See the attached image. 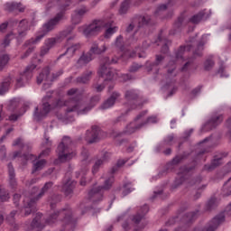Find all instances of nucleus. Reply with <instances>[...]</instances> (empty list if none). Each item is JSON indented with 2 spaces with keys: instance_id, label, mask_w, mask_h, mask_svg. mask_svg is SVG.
I'll list each match as a JSON object with an SVG mask.
<instances>
[{
  "instance_id": "1",
  "label": "nucleus",
  "mask_w": 231,
  "mask_h": 231,
  "mask_svg": "<svg viewBox=\"0 0 231 231\" xmlns=\"http://www.w3.org/2000/svg\"><path fill=\"white\" fill-rule=\"evenodd\" d=\"M68 6H69V5H61L60 7V12L57 13L54 17L43 23L42 31L39 32V34L35 38H32L31 40L25 42V46H30V44H37V42H39L41 39L46 37L50 32H53V30H55L57 26L60 24V22L66 19V10H68Z\"/></svg>"
},
{
  "instance_id": "2",
  "label": "nucleus",
  "mask_w": 231,
  "mask_h": 231,
  "mask_svg": "<svg viewBox=\"0 0 231 231\" xmlns=\"http://www.w3.org/2000/svg\"><path fill=\"white\" fill-rule=\"evenodd\" d=\"M45 224L49 225V226H55V225H60V226H75L73 210L69 208H64L54 211L45 218Z\"/></svg>"
},
{
  "instance_id": "3",
  "label": "nucleus",
  "mask_w": 231,
  "mask_h": 231,
  "mask_svg": "<svg viewBox=\"0 0 231 231\" xmlns=\"http://www.w3.org/2000/svg\"><path fill=\"white\" fill-rule=\"evenodd\" d=\"M205 40L203 37L198 41L196 38H190L189 42L187 45H181L177 51L176 59H183L184 51H192L193 60L198 57H203V50H205Z\"/></svg>"
},
{
  "instance_id": "4",
  "label": "nucleus",
  "mask_w": 231,
  "mask_h": 231,
  "mask_svg": "<svg viewBox=\"0 0 231 231\" xmlns=\"http://www.w3.org/2000/svg\"><path fill=\"white\" fill-rule=\"evenodd\" d=\"M100 102V96L96 95L92 97H90L89 106L80 109V101L76 98H72L71 105L66 109V113H75V111L78 113V115H86L88 111H91L93 109L94 106H97Z\"/></svg>"
},
{
  "instance_id": "5",
  "label": "nucleus",
  "mask_w": 231,
  "mask_h": 231,
  "mask_svg": "<svg viewBox=\"0 0 231 231\" xmlns=\"http://www.w3.org/2000/svg\"><path fill=\"white\" fill-rule=\"evenodd\" d=\"M113 183H115V176H111L107 180H105L103 186H98L97 188H93L88 191V198L92 199L94 203H98V201H103L104 199V190H109L113 187Z\"/></svg>"
},
{
  "instance_id": "6",
  "label": "nucleus",
  "mask_w": 231,
  "mask_h": 231,
  "mask_svg": "<svg viewBox=\"0 0 231 231\" xmlns=\"http://www.w3.org/2000/svg\"><path fill=\"white\" fill-rule=\"evenodd\" d=\"M125 98L127 105L130 106V110L138 109V107H143V104H147V99H143L138 92L134 89L126 90L125 93Z\"/></svg>"
},
{
  "instance_id": "7",
  "label": "nucleus",
  "mask_w": 231,
  "mask_h": 231,
  "mask_svg": "<svg viewBox=\"0 0 231 231\" xmlns=\"http://www.w3.org/2000/svg\"><path fill=\"white\" fill-rule=\"evenodd\" d=\"M70 143L71 138L69 136H64L60 143L58 145L56 152L60 161L68 162V160L71 158V152H69Z\"/></svg>"
},
{
  "instance_id": "8",
  "label": "nucleus",
  "mask_w": 231,
  "mask_h": 231,
  "mask_svg": "<svg viewBox=\"0 0 231 231\" xmlns=\"http://www.w3.org/2000/svg\"><path fill=\"white\" fill-rule=\"evenodd\" d=\"M102 62L103 64L98 71L99 77H101V79H105V82H107V80H113V71L111 69L107 68V66H110V64H116L118 62V59L112 58L110 60L109 57H105Z\"/></svg>"
},
{
  "instance_id": "9",
  "label": "nucleus",
  "mask_w": 231,
  "mask_h": 231,
  "mask_svg": "<svg viewBox=\"0 0 231 231\" xmlns=\"http://www.w3.org/2000/svg\"><path fill=\"white\" fill-rule=\"evenodd\" d=\"M85 140L89 145L98 143L102 140V129L98 125H92L91 130L87 131Z\"/></svg>"
},
{
  "instance_id": "10",
  "label": "nucleus",
  "mask_w": 231,
  "mask_h": 231,
  "mask_svg": "<svg viewBox=\"0 0 231 231\" xmlns=\"http://www.w3.org/2000/svg\"><path fill=\"white\" fill-rule=\"evenodd\" d=\"M50 111H51V105H50V103H48V102H44V100H43L42 108H39V106H36L34 108L33 119L36 122H41V121L44 120V118H46V116H48V115L50 114Z\"/></svg>"
},
{
  "instance_id": "11",
  "label": "nucleus",
  "mask_w": 231,
  "mask_h": 231,
  "mask_svg": "<svg viewBox=\"0 0 231 231\" xmlns=\"http://www.w3.org/2000/svg\"><path fill=\"white\" fill-rule=\"evenodd\" d=\"M163 60H165V56L162 54H156L155 60L153 62L146 61L145 69L147 73H152V71H154V73L158 75L160 72V66L163 64Z\"/></svg>"
},
{
  "instance_id": "12",
  "label": "nucleus",
  "mask_w": 231,
  "mask_h": 231,
  "mask_svg": "<svg viewBox=\"0 0 231 231\" xmlns=\"http://www.w3.org/2000/svg\"><path fill=\"white\" fill-rule=\"evenodd\" d=\"M101 31L102 25H100V20H94L83 30V33L86 37H95V35H98Z\"/></svg>"
},
{
  "instance_id": "13",
  "label": "nucleus",
  "mask_w": 231,
  "mask_h": 231,
  "mask_svg": "<svg viewBox=\"0 0 231 231\" xmlns=\"http://www.w3.org/2000/svg\"><path fill=\"white\" fill-rule=\"evenodd\" d=\"M35 68H37V65L35 64H32L26 67L21 77L16 79L17 88H23V86H24V82H28L30 79H32V77H33L32 71L35 69Z\"/></svg>"
},
{
  "instance_id": "14",
  "label": "nucleus",
  "mask_w": 231,
  "mask_h": 231,
  "mask_svg": "<svg viewBox=\"0 0 231 231\" xmlns=\"http://www.w3.org/2000/svg\"><path fill=\"white\" fill-rule=\"evenodd\" d=\"M223 122V115L212 116L202 127L203 133H208V131H212L216 129L219 124Z\"/></svg>"
},
{
  "instance_id": "15",
  "label": "nucleus",
  "mask_w": 231,
  "mask_h": 231,
  "mask_svg": "<svg viewBox=\"0 0 231 231\" xmlns=\"http://www.w3.org/2000/svg\"><path fill=\"white\" fill-rule=\"evenodd\" d=\"M107 51V47L106 45H101L97 42H92L88 52H90L91 56L93 55H102V53H106Z\"/></svg>"
},
{
  "instance_id": "16",
  "label": "nucleus",
  "mask_w": 231,
  "mask_h": 231,
  "mask_svg": "<svg viewBox=\"0 0 231 231\" xmlns=\"http://www.w3.org/2000/svg\"><path fill=\"white\" fill-rule=\"evenodd\" d=\"M89 12V9L86 5H81L80 8L76 9L74 11L75 17L72 19L73 23L76 24H80L82 18L85 16L86 14Z\"/></svg>"
},
{
  "instance_id": "17",
  "label": "nucleus",
  "mask_w": 231,
  "mask_h": 231,
  "mask_svg": "<svg viewBox=\"0 0 231 231\" xmlns=\"http://www.w3.org/2000/svg\"><path fill=\"white\" fill-rule=\"evenodd\" d=\"M221 160H223V157L217 158V155H216L209 164L203 166L202 171L212 172V171H216L221 165Z\"/></svg>"
},
{
  "instance_id": "18",
  "label": "nucleus",
  "mask_w": 231,
  "mask_h": 231,
  "mask_svg": "<svg viewBox=\"0 0 231 231\" xmlns=\"http://www.w3.org/2000/svg\"><path fill=\"white\" fill-rule=\"evenodd\" d=\"M51 69L50 67H45L42 69V72L37 77V84H42V81L51 82Z\"/></svg>"
},
{
  "instance_id": "19",
  "label": "nucleus",
  "mask_w": 231,
  "mask_h": 231,
  "mask_svg": "<svg viewBox=\"0 0 231 231\" xmlns=\"http://www.w3.org/2000/svg\"><path fill=\"white\" fill-rule=\"evenodd\" d=\"M134 21L137 23V28H143V26L151 24V15H136L134 17Z\"/></svg>"
},
{
  "instance_id": "20",
  "label": "nucleus",
  "mask_w": 231,
  "mask_h": 231,
  "mask_svg": "<svg viewBox=\"0 0 231 231\" xmlns=\"http://www.w3.org/2000/svg\"><path fill=\"white\" fill-rule=\"evenodd\" d=\"M189 158V153L183 152L182 154L176 155L171 162L167 164V171H171L174 169V165H180L183 160H187Z\"/></svg>"
},
{
  "instance_id": "21",
  "label": "nucleus",
  "mask_w": 231,
  "mask_h": 231,
  "mask_svg": "<svg viewBox=\"0 0 231 231\" xmlns=\"http://www.w3.org/2000/svg\"><path fill=\"white\" fill-rule=\"evenodd\" d=\"M41 219H42V213L41 212L36 213L35 217L32 219L31 223V228L32 230H37V231L44 230V226H46L41 223Z\"/></svg>"
},
{
  "instance_id": "22",
  "label": "nucleus",
  "mask_w": 231,
  "mask_h": 231,
  "mask_svg": "<svg viewBox=\"0 0 231 231\" xmlns=\"http://www.w3.org/2000/svg\"><path fill=\"white\" fill-rule=\"evenodd\" d=\"M93 75H95L93 70H85L81 76L76 79V82L78 84H89V80H91V77H93Z\"/></svg>"
},
{
  "instance_id": "23",
  "label": "nucleus",
  "mask_w": 231,
  "mask_h": 231,
  "mask_svg": "<svg viewBox=\"0 0 231 231\" xmlns=\"http://www.w3.org/2000/svg\"><path fill=\"white\" fill-rule=\"evenodd\" d=\"M9 185L11 189H17V179L15 178V170L12 162L8 163Z\"/></svg>"
},
{
  "instance_id": "24",
  "label": "nucleus",
  "mask_w": 231,
  "mask_h": 231,
  "mask_svg": "<svg viewBox=\"0 0 231 231\" xmlns=\"http://www.w3.org/2000/svg\"><path fill=\"white\" fill-rule=\"evenodd\" d=\"M77 181L68 179L62 186V190L64 194L67 196H71V194H73V190L75 189Z\"/></svg>"
},
{
  "instance_id": "25",
  "label": "nucleus",
  "mask_w": 231,
  "mask_h": 231,
  "mask_svg": "<svg viewBox=\"0 0 231 231\" xmlns=\"http://www.w3.org/2000/svg\"><path fill=\"white\" fill-rule=\"evenodd\" d=\"M118 97H120L118 92L112 93V95L101 105V109H109V107H113Z\"/></svg>"
},
{
  "instance_id": "26",
  "label": "nucleus",
  "mask_w": 231,
  "mask_h": 231,
  "mask_svg": "<svg viewBox=\"0 0 231 231\" xmlns=\"http://www.w3.org/2000/svg\"><path fill=\"white\" fill-rule=\"evenodd\" d=\"M93 59L94 58L89 52V51L87 53L82 52L81 56L79 58L77 61V64H79V66H88V64H89V62H91Z\"/></svg>"
},
{
  "instance_id": "27",
  "label": "nucleus",
  "mask_w": 231,
  "mask_h": 231,
  "mask_svg": "<svg viewBox=\"0 0 231 231\" xmlns=\"http://www.w3.org/2000/svg\"><path fill=\"white\" fill-rule=\"evenodd\" d=\"M141 125H142V123L139 125H136L135 122H132L128 125H126L125 129L123 131L121 134H133V133H136V131H140L142 127H143Z\"/></svg>"
},
{
  "instance_id": "28",
  "label": "nucleus",
  "mask_w": 231,
  "mask_h": 231,
  "mask_svg": "<svg viewBox=\"0 0 231 231\" xmlns=\"http://www.w3.org/2000/svg\"><path fill=\"white\" fill-rule=\"evenodd\" d=\"M195 219H198V211L186 213L181 218V223L184 225H190Z\"/></svg>"
},
{
  "instance_id": "29",
  "label": "nucleus",
  "mask_w": 231,
  "mask_h": 231,
  "mask_svg": "<svg viewBox=\"0 0 231 231\" xmlns=\"http://www.w3.org/2000/svg\"><path fill=\"white\" fill-rule=\"evenodd\" d=\"M196 162L191 165H183L180 168L179 175L180 176H187V174H190L193 171H196Z\"/></svg>"
},
{
  "instance_id": "30",
  "label": "nucleus",
  "mask_w": 231,
  "mask_h": 231,
  "mask_svg": "<svg viewBox=\"0 0 231 231\" xmlns=\"http://www.w3.org/2000/svg\"><path fill=\"white\" fill-rule=\"evenodd\" d=\"M6 8L8 12H15V10H18V12L23 13L25 10V8L23 7V4L17 3V2H12V3L6 4Z\"/></svg>"
},
{
  "instance_id": "31",
  "label": "nucleus",
  "mask_w": 231,
  "mask_h": 231,
  "mask_svg": "<svg viewBox=\"0 0 231 231\" xmlns=\"http://www.w3.org/2000/svg\"><path fill=\"white\" fill-rule=\"evenodd\" d=\"M133 0H124L119 7L118 14L119 15H125L127 12H129V8H131V2Z\"/></svg>"
},
{
  "instance_id": "32",
  "label": "nucleus",
  "mask_w": 231,
  "mask_h": 231,
  "mask_svg": "<svg viewBox=\"0 0 231 231\" xmlns=\"http://www.w3.org/2000/svg\"><path fill=\"white\" fill-rule=\"evenodd\" d=\"M185 21V17L180 15L178 17L177 21L173 23V32L172 34L178 33V32H181V28H183V23Z\"/></svg>"
},
{
  "instance_id": "33",
  "label": "nucleus",
  "mask_w": 231,
  "mask_h": 231,
  "mask_svg": "<svg viewBox=\"0 0 231 231\" xmlns=\"http://www.w3.org/2000/svg\"><path fill=\"white\" fill-rule=\"evenodd\" d=\"M81 45L80 43H75L70 45L69 47L67 48L66 51L63 54H60L57 60H59V59H60L61 57H64L65 55H68V53H70L71 56L75 55V51L80 50Z\"/></svg>"
},
{
  "instance_id": "34",
  "label": "nucleus",
  "mask_w": 231,
  "mask_h": 231,
  "mask_svg": "<svg viewBox=\"0 0 231 231\" xmlns=\"http://www.w3.org/2000/svg\"><path fill=\"white\" fill-rule=\"evenodd\" d=\"M22 212H23L25 216H30V214L37 212V206L33 203H27L22 208Z\"/></svg>"
},
{
  "instance_id": "35",
  "label": "nucleus",
  "mask_w": 231,
  "mask_h": 231,
  "mask_svg": "<svg viewBox=\"0 0 231 231\" xmlns=\"http://www.w3.org/2000/svg\"><path fill=\"white\" fill-rule=\"evenodd\" d=\"M18 28L19 37H26V32L28 30V22H26V20L20 21Z\"/></svg>"
},
{
  "instance_id": "36",
  "label": "nucleus",
  "mask_w": 231,
  "mask_h": 231,
  "mask_svg": "<svg viewBox=\"0 0 231 231\" xmlns=\"http://www.w3.org/2000/svg\"><path fill=\"white\" fill-rule=\"evenodd\" d=\"M203 17H205V11H200L197 14L190 17L189 22L192 23V24H199V23L203 21Z\"/></svg>"
},
{
  "instance_id": "37",
  "label": "nucleus",
  "mask_w": 231,
  "mask_h": 231,
  "mask_svg": "<svg viewBox=\"0 0 231 231\" xmlns=\"http://www.w3.org/2000/svg\"><path fill=\"white\" fill-rule=\"evenodd\" d=\"M51 187H53V182L45 183L41 192L34 198V201H39V199H41V198H42V196H44V194L48 192Z\"/></svg>"
},
{
  "instance_id": "38",
  "label": "nucleus",
  "mask_w": 231,
  "mask_h": 231,
  "mask_svg": "<svg viewBox=\"0 0 231 231\" xmlns=\"http://www.w3.org/2000/svg\"><path fill=\"white\" fill-rule=\"evenodd\" d=\"M173 5L172 0H169L167 4L160 5L155 11V15H160L161 12H165L169 6H172Z\"/></svg>"
},
{
  "instance_id": "39",
  "label": "nucleus",
  "mask_w": 231,
  "mask_h": 231,
  "mask_svg": "<svg viewBox=\"0 0 231 231\" xmlns=\"http://www.w3.org/2000/svg\"><path fill=\"white\" fill-rule=\"evenodd\" d=\"M45 163H46L45 160H41V161L36 162L33 164V168H32V174H35V172H37L39 171H42Z\"/></svg>"
},
{
  "instance_id": "40",
  "label": "nucleus",
  "mask_w": 231,
  "mask_h": 231,
  "mask_svg": "<svg viewBox=\"0 0 231 231\" xmlns=\"http://www.w3.org/2000/svg\"><path fill=\"white\" fill-rule=\"evenodd\" d=\"M14 38V32H10L9 34H7L3 42L0 44V48H6L7 46H10V42H12Z\"/></svg>"
},
{
  "instance_id": "41",
  "label": "nucleus",
  "mask_w": 231,
  "mask_h": 231,
  "mask_svg": "<svg viewBox=\"0 0 231 231\" xmlns=\"http://www.w3.org/2000/svg\"><path fill=\"white\" fill-rule=\"evenodd\" d=\"M183 181H185V177L179 174V178H176L173 184L171 185V189L174 190L180 185H183Z\"/></svg>"
},
{
  "instance_id": "42",
  "label": "nucleus",
  "mask_w": 231,
  "mask_h": 231,
  "mask_svg": "<svg viewBox=\"0 0 231 231\" xmlns=\"http://www.w3.org/2000/svg\"><path fill=\"white\" fill-rule=\"evenodd\" d=\"M149 124H158V117L156 116H151L147 117L144 122L141 123L140 127H145V125Z\"/></svg>"
},
{
  "instance_id": "43",
  "label": "nucleus",
  "mask_w": 231,
  "mask_h": 231,
  "mask_svg": "<svg viewBox=\"0 0 231 231\" xmlns=\"http://www.w3.org/2000/svg\"><path fill=\"white\" fill-rule=\"evenodd\" d=\"M10 61V56L8 54H0V69H3Z\"/></svg>"
},
{
  "instance_id": "44",
  "label": "nucleus",
  "mask_w": 231,
  "mask_h": 231,
  "mask_svg": "<svg viewBox=\"0 0 231 231\" xmlns=\"http://www.w3.org/2000/svg\"><path fill=\"white\" fill-rule=\"evenodd\" d=\"M10 199V193L5 189L0 191V203H5Z\"/></svg>"
},
{
  "instance_id": "45",
  "label": "nucleus",
  "mask_w": 231,
  "mask_h": 231,
  "mask_svg": "<svg viewBox=\"0 0 231 231\" xmlns=\"http://www.w3.org/2000/svg\"><path fill=\"white\" fill-rule=\"evenodd\" d=\"M134 189L131 187V182H125L123 185V196H127L128 194H131L133 192Z\"/></svg>"
},
{
  "instance_id": "46",
  "label": "nucleus",
  "mask_w": 231,
  "mask_h": 231,
  "mask_svg": "<svg viewBox=\"0 0 231 231\" xmlns=\"http://www.w3.org/2000/svg\"><path fill=\"white\" fill-rule=\"evenodd\" d=\"M174 135H168L161 143V147H167L172 145Z\"/></svg>"
},
{
  "instance_id": "47",
  "label": "nucleus",
  "mask_w": 231,
  "mask_h": 231,
  "mask_svg": "<svg viewBox=\"0 0 231 231\" xmlns=\"http://www.w3.org/2000/svg\"><path fill=\"white\" fill-rule=\"evenodd\" d=\"M216 63L214 62V60L212 59H208L204 62V69L205 71H210L214 68V65Z\"/></svg>"
},
{
  "instance_id": "48",
  "label": "nucleus",
  "mask_w": 231,
  "mask_h": 231,
  "mask_svg": "<svg viewBox=\"0 0 231 231\" xmlns=\"http://www.w3.org/2000/svg\"><path fill=\"white\" fill-rule=\"evenodd\" d=\"M101 165H104V161H102V159H98L97 161H96L95 164L92 167V173L97 174V172H98V171L100 170Z\"/></svg>"
},
{
  "instance_id": "49",
  "label": "nucleus",
  "mask_w": 231,
  "mask_h": 231,
  "mask_svg": "<svg viewBox=\"0 0 231 231\" xmlns=\"http://www.w3.org/2000/svg\"><path fill=\"white\" fill-rule=\"evenodd\" d=\"M142 68H143V65L134 62L129 68V72L136 73V71H139L140 69H142Z\"/></svg>"
},
{
  "instance_id": "50",
  "label": "nucleus",
  "mask_w": 231,
  "mask_h": 231,
  "mask_svg": "<svg viewBox=\"0 0 231 231\" xmlns=\"http://www.w3.org/2000/svg\"><path fill=\"white\" fill-rule=\"evenodd\" d=\"M143 215L137 213L132 217V221L134 225H140V222L143 219Z\"/></svg>"
},
{
  "instance_id": "51",
  "label": "nucleus",
  "mask_w": 231,
  "mask_h": 231,
  "mask_svg": "<svg viewBox=\"0 0 231 231\" xmlns=\"http://www.w3.org/2000/svg\"><path fill=\"white\" fill-rule=\"evenodd\" d=\"M8 88H10V82H3L0 86V95H5L8 91Z\"/></svg>"
},
{
  "instance_id": "52",
  "label": "nucleus",
  "mask_w": 231,
  "mask_h": 231,
  "mask_svg": "<svg viewBox=\"0 0 231 231\" xmlns=\"http://www.w3.org/2000/svg\"><path fill=\"white\" fill-rule=\"evenodd\" d=\"M73 33V27L69 26L67 29H65L63 32L60 33V37H69Z\"/></svg>"
},
{
  "instance_id": "53",
  "label": "nucleus",
  "mask_w": 231,
  "mask_h": 231,
  "mask_svg": "<svg viewBox=\"0 0 231 231\" xmlns=\"http://www.w3.org/2000/svg\"><path fill=\"white\" fill-rule=\"evenodd\" d=\"M115 32H116V27H110V28L106 29V31L105 32V38L109 39V37H111V35H113V33H115Z\"/></svg>"
},
{
  "instance_id": "54",
  "label": "nucleus",
  "mask_w": 231,
  "mask_h": 231,
  "mask_svg": "<svg viewBox=\"0 0 231 231\" xmlns=\"http://www.w3.org/2000/svg\"><path fill=\"white\" fill-rule=\"evenodd\" d=\"M15 214H17V211H12L9 216L6 217V221L10 223V225H14Z\"/></svg>"
},
{
  "instance_id": "55",
  "label": "nucleus",
  "mask_w": 231,
  "mask_h": 231,
  "mask_svg": "<svg viewBox=\"0 0 231 231\" xmlns=\"http://www.w3.org/2000/svg\"><path fill=\"white\" fill-rule=\"evenodd\" d=\"M192 62H194V60H188L180 69L181 71H189V68L192 66Z\"/></svg>"
},
{
  "instance_id": "56",
  "label": "nucleus",
  "mask_w": 231,
  "mask_h": 231,
  "mask_svg": "<svg viewBox=\"0 0 231 231\" xmlns=\"http://www.w3.org/2000/svg\"><path fill=\"white\" fill-rule=\"evenodd\" d=\"M62 73H64V70L60 69L58 72L56 73H52L51 75V82L57 80L58 77H60V75H62Z\"/></svg>"
},
{
  "instance_id": "57",
  "label": "nucleus",
  "mask_w": 231,
  "mask_h": 231,
  "mask_svg": "<svg viewBox=\"0 0 231 231\" xmlns=\"http://www.w3.org/2000/svg\"><path fill=\"white\" fill-rule=\"evenodd\" d=\"M13 145H14V147H15L16 145H20V147H22L23 149H24V147H27L28 150L31 149V147H30L29 145H24V143H21V138L16 139V140L14 142Z\"/></svg>"
},
{
  "instance_id": "58",
  "label": "nucleus",
  "mask_w": 231,
  "mask_h": 231,
  "mask_svg": "<svg viewBox=\"0 0 231 231\" xmlns=\"http://www.w3.org/2000/svg\"><path fill=\"white\" fill-rule=\"evenodd\" d=\"M179 218H180V217H174L170 218L166 222V226H172V225H176V222L178 221Z\"/></svg>"
},
{
  "instance_id": "59",
  "label": "nucleus",
  "mask_w": 231,
  "mask_h": 231,
  "mask_svg": "<svg viewBox=\"0 0 231 231\" xmlns=\"http://www.w3.org/2000/svg\"><path fill=\"white\" fill-rule=\"evenodd\" d=\"M19 106V103L15 100H12L9 104L8 109L9 111H15V107Z\"/></svg>"
},
{
  "instance_id": "60",
  "label": "nucleus",
  "mask_w": 231,
  "mask_h": 231,
  "mask_svg": "<svg viewBox=\"0 0 231 231\" xmlns=\"http://www.w3.org/2000/svg\"><path fill=\"white\" fill-rule=\"evenodd\" d=\"M136 22L134 21V18L132 19L131 23L126 27V33H131V32H133V30H134V23Z\"/></svg>"
},
{
  "instance_id": "61",
  "label": "nucleus",
  "mask_w": 231,
  "mask_h": 231,
  "mask_svg": "<svg viewBox=\"0 0 231 231\" xmlns=\"http://www.w3.org/2000/svg\"><path fill=\"white\" fill-rule=\"evenodd\" d=\"M147 212H149V205L144 204L141 208V210H140L139 214H141L142 216H145V214H147Z\"/></svg>"
},
{
  "instance_id": "62",
  "label": "nucleus",
  "mask_w": 231,
  "mask_h": 231,
  "mask_svg": "<svg viewBox=\"0 0 231 231\" xmlns=\"http://www.w3.org/2000/svg\"><path fill=\"white\" fill-rule=\"evenodd\" d=\"M34 50L35 47H29L27 51L24 52V54L22 55L21 59H26Z\"/></svg>"
},
{
  "instance_id": "63",
  "label": "nucleus",
  "mask_w": 231,
  "mask_h": 231,
  "mask_svg": "<svg viewBox=\"0 0 231 231\" xmlns=\"http://www.w3.org/2000/svg\"><path fill=\"white\" fill-rule=\"evenodd\" d=\"M50 50H51V47L50 45H46V46L42 47V51H41V56L44 57V55H46V53H48V51H50Z\"/></svg>"
},
{
  "instance_id": "64",
  "label": "nucleus",
  "mask_w": 231,
  "mask_h": 231,
  "mask_svg": "<svg viewBox=\"0 0 231 231\" xmlns=\"http://www.w3.org/2000/svg\"><path fill=\"white\" fill-rule=\"evenodd\" d=\"M23 160H25L26 162L30 161V160H33V154L31 153H23L22 155Z\"/></svg>"
}]
</instances>
